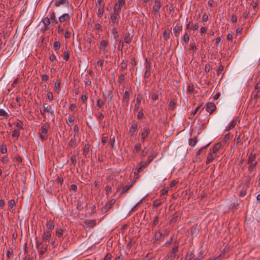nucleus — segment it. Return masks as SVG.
Here are the masks:
<instances>
[{
	"instance_id": "obj_37",
	"label": "nucleus",
	"mask_w": 260,
	"mask_h": 260,
	"mask_svg": "<svg viewBox=\"0 0 260 260\" xmlns=\"http://www.w3.org/2000/svg\"><path fill=\"white\" fill-rule=\"evenodd\" d=\"M230 133H228V134H226L224 137V138L223 139V140L222 141H221V142L224 145H225L227 144V141L230 139Z\"/></svg>"
},
{
	"instance_id": "obj_12",
	"label": "nucleus",
	"mask_w": 260,
	"mask_h": 260,
	"mask_svg": "<svg viewBox=\"0 0 260 260\" xmlns=\"http://www.w3.org/2000/svg\"><path fill=\"white\" fill-rule=\"evenodd\" d=\"M51 237V233L49 231H45L42 235V241L43 242H49Z\"/></svg>"
},
{
	"instance_id": "obj_25",
	"label": "nucleus",
	"mask_w": 260,
	"mask_h": 260,
	"mask_svg": "<svg viewBox=\"0 0 260 260\" xmlns=\"http://www.w3.org/2000/svg\"><path fill=\"white\" fill-rule=\"evenodd\" d=\"M90 145L86 144L83 149V155L86 157L87 155L89 152Z\"/></svg>"
},
{
	"instance_id": "obj_38",
	"label": "nucleus",
	"mask_w": 260,
	"mask_h": 260,
	"mask_svg": "<svg viewBox=\"0 0 260 260\" xmlns=\"http://www.w3.org/2000/svg\"><path fill=\"white\" fill-rule=\"evenodd\" d=\"M115 137L111 135L110 137L109 143L112 148H115Z\"/></svg>"
},
{
	"instance_id": "obj_19",
	"label": "nucleus",
	"mask_w": 260,
	"mask_h": 260,
	"mask_svg": "<svg viewBox=\"0 0 260 260\" xmlns=\"http://www.w3.org/2000/svg\"><path fill=\"white\" fill-rule=\"evenodd\" d=\"M142 148L141 144L140 142L137 143L135 146L133 150H132V153L136 154L138 152L140 151Z\"/></svg>"
},
{
	"instance_id": "obj_18",
	"label": "nucleus",
	"mask_w": 260,
	"mask_h": 260,
	"mask_svg": "<svg viewBox=\"0 0 260 260\" xmlns=\"http://www.w3.org/2000/svg\"><path fill=\"white\" fill-rule=\"evenodd\" d=\"M210 152L208 154V156L206 159V163L207 164H210L214 158H215L216 157V155L215 154V153H212V152L211 151V150H210Z\"/></svg>"
},
{
	"instance_id": "obj_3",
	"label": "nucleus",
	"mask_w": 260,
	"mask_h": 260,
	"mask_svg": "<svg viewBox=\"0 0 260 260\" xmlns=\"http://www.w3.org/2000/svg\"><path fill=\"white\" fill-rule=\"evenodd\" d=\"M115 203V200L114 199H112L109 202L107 203L104 207H103L102 209V212L103 213H107L110 209L112 208Z\"/></svg>"
},
{
	"instance_id": "obj_45",
	"label": "nucleus",
	"mask_w": 260,
	"mask_h": 260,
	"mask_svg": "<svg viewBox=\"0 0 260 260\" xmlns=\"http://www.w3.org/2000/svg\"><path fill=\"white\" fill-rule=\"evenodd\" d=\"M197 142H198V140H197V138L194 137L192 139H190L189 140V145L193 147L196 145Z\"/></svg>"
},
{
	"instance_id": "obj_26",
	"label": "nucleus",
	"mask_w": 260,
	"mask_h": 260,
	"mask_svg": "<svg viewBox=\"0 0 260 260\" xmlns=\"http://www.w3.org/2000/svg\"><path fill=\"white\" fill-rule=\"evenodd\" d=\"M111 32L112 35L113 36L114 39H116L118 38L119 34L117 32V28L116 26L113 27L111 29Z\"/></svg>"
},
{
	"instance_id": "obj_21",
	"label": "nucleus",
	"mask_w": 260,
	"mask_h": 260,
	"mask_svg": "<svg viewBox=\"0 0 260 260\" xmlns=\"http://www.w3.org/2000/svg\"><path fill=\"white\" fill-rule=\"evenodd\" d=\"M222 145H224L221 142L215 144L211 150L212 153H215Z\"/></svg>"
},
{
	"instance_id": "obj_44",
	"label": "nucleus",
	"mask_w": 260,
	"mask_h": 260,
	"mask_svg": "<svg viewBox=\"0 0 260 260\" xmlns=\"http://www.w3.org/2000/svg\"><path fill=\"white\" fill-rule=\"evenodd\" d=\"M178 246H179V243L178 242H175L174 244V246L172 249V251L176 254V253L178 250Z\"/></svg>"
},
{
	"instance_id": "obj_53",
	"label": "nucleus",
	"mask_w": 260,
	"mask_h": 260,
	"mask_svg": "<svg viewBox=\"0 0 260 260\" xmlns=\"http://www.w3.org/2000/svg\"><path fill=\"white\" fill-rule=\"evenodd\" d=\"M104 12V6L102 8H99L97 13V15L99 17H101Z\"/></svg>"
},
{
	"instance_id": "obj_47",
	"label": "nucleus",
	"mask_w": 260,
	"mask_h": 260,
	"mask_svg": "<svg viewBox=\"0 0 260 260\" xmlns=\"http://www.w3.org/2000/svg\"><path fill=\"white\" fill-rule=\"evenodd\" d=\"M74 121V119L73 116H70L68 119L66 120V122L68 125L69 126H71L73 124Z\"/></svg>"
},
{
	"instance_id": "obj_28",
	"label": "nucleus",
	"mask_w": 260,
	"mask_h": 260,
	"mask_svg": "<svg viewBox=\"0 0 260 260\" xmlns=\"http://www.w3.org/2000/svg\"><path fill=\"white\" fill-rule=\"evenodd\" d=\"M236 124V121L235 120H233L229 123L228 126H227L225 128V131H230L232 129H233Z\"/></svg>"
},
{
	"instance_id": "obj_39",
	"label": "nucleus",
	"mask_w": 260,
	"mask_h": 260,
	"mask_svg": "<svg viewBox=\"0 0 260 260\" xmlns=\"http://www.w3.org/2000/svg\"><path fill=\"white\" fill-rule=\"evenodd\" d=\"M43 22L45 26V28L47 29V27L50 24V18L48 17H45V18L43 19Z\"/></svg>"
},
{
	"instance_id": "obj_50",
	"label": "nucleus",
	"mask_w": 260,
	"mask_h": 260,
	"mask_svg": "<svg viewBox=\"0 0 260 260\" xmlns=\"http://www.w3.org/2000/svg\"><path fill=\"white\" fill-rule=\"evenodd\" d=\"M60 43L59 41H56L54 43L53 47L55 51H58L60 48Z\"/></svg>"
},
{
	"instance_id": "obj_7",
	"label": "nucleus",
	"mask_w": 260,
	"mask_h": 260,
	"mask_svg": "<svg viewBox=\"0 0 260 260\" xmlns=\"http://www.w3.org/2000/svg\"><path fill=\"white\" fill-rule=\"evenodd\" d=\"M109 44V42L107 40H103L101 41L100 49L104 53L108 52L107 47Z\"/></svg>"
},
{
	"instance_id": "obj_40",
	"label": "nucleus",
	"mask_w": 260,
	"mask_h": 260,
	"mask_svg": "<svg viewBox=\"0 0 260 260\" xmlns=\"http://www.w3.org/2000/svg\"><path fill=\"white\" fill-rule=\"evenodd\" d=\"M189 40V36L188 34L185 33L184 35L183 39H182V44H184V43L188 44Z\"/></svg>"
},
{
	"instance_id": "obj_62",
	"label": "nucleus",
	"mask_w": 260,
	"mask_h": 260,
	"mask_svg": "<svg viewBox=\"0 0 260 260\" xmlns=\"http://www.w3.org/2000/svg\"><path fill=\"white\" fill-rule=\"evenodd\" d=\"M209 145V144H207L206 146H204L202 148H201L197 152V156H198L205 149H206L208 146Z\"/></svg>"
},
{
	"instance_id": "obj_46",
	"label": "nucleus",
	"mask_w": 260,
	"mask_h": 260,
	"mask_svg": "<svg viewBox=\"0 0 260 260\" xmlns=\"http://www.w3.org/2000/svg\"><path fill=\"white\" fill-rule=\"evenodd\" d=\"M252 95L253 98L255 99L260 98V90L253 91Z\"/></svg>"
},
{
	"instance_id": "obj_4",
	"label": "nucleus",
	"mask_w": 260,
	"mask_h": 260,
	"mask_svg": "<svg viewBox=\"0 0 260 260\" xmlns=\"http://www.w3.org/2000/svg\"><path fill=\"white\" fill-rule=\"evenodd\" d=\"M150 133V129L149 127H144L142 129V132L141 134V142L144 143L146 138L148 136Z\"/></svg>"
},
{
	"instance_id": "obj_59",
	"label": "nucleus",
	"mask_w": 260,
	"mask_h": 260,
	"mask_svg": "<svg viewBox=\"0 0 260 260\" xmlns=\"http://www.w3.org/2000/svg\"><path fill=\"white\" fill-rule=\"evenodd\" d=\"M249 164V166L248 167V171L250 172L252 171V170L257 165V162L248 163Z\"/></svg>"
},
{
	"instance_id": "obj_2",
	"label": "nucleus",
	"mask_w": 260,
	"mask_h": 260,
	"mask_svg": "<svg viewBox=\"0 0 260 260\" xmlns=\"http://www.w3.org/2000/svg\"><path fill=\"white\" fill-rule=\"evenodd\" d=\"M49 125L47 124H43L40 129V136L42 141L47 139V133L49 129Z\"/></svg>"
},
{
	"instance_id": "obj_9",
	"label": "nucleus",
	"mask_w": 260,
	"mask_h": 260,
	"mask_svg": "<svg viewBox=\"0 0 260 260\" xmlns=\"http://www.w3.org/2000/svg\"><path fill=\"white\" fill-rule=\"evenodd\" d=\"M103 96L105 100L109 99V101H111L113 98L112 91L111 90H105L103 93Z\"/></svg>"
},
{
	"instance_id": "obj_14",
	"label": "nucleus",
	"mask_w": 260,
	"mask_h": 260,
	"mask_svg": "<svg viewBox=\"0 0 260 260\" xmlns=\"http://www.w3.org/2000/svg\"><path fill=\"white\" fill-rule=\"evenodd\" d=\"M47 230L46 231H49V232L51 233L52 230H53L54 228V223L53 221L51 220V219H49L47 220L46 223Z\"/></svg>"
},
{
	"instance_id": "obj_55",
	"label": "nucleus",
	"mask_w": 260,
	"mask_h": 260,
	"mask_svg": "<svg viewBox=\"0 0 260 260\" xmlns=\"http://www.w3.org/2000/svg\"><path fill=\"white\" fill-rule=\"evenodd\" d=\"M170 34L169 31L165 30L163 32V37L165 38V40H167L169 38H170Z\"/></svg>"
},
{
	"instance_id": "obj_64",
	"label": "nucleus",
	"mask_w": 260,
	"mask_h": 260,
	"mask_svg": "<svg viewBox=\"0 0 260 260\" xmlns=\"http://www.w3.org/2000/svg\"><path fill=\"white\" fill-rule=\"evenodd\" d=\"M158 99V94L157 93L154 92L152 94L151 99L152 101H154L157 100Z\"/></svg>"
},
{
	"instance_id": "obj_22",
	"label": "nucleus",
	"mask_w": 260,
	"mask_h": 260,
	"mask_svg": "<svg viewBox=\"0 0 260 260\" xmlns=\"http://www.w3.org/2000/svg\"><path fill=\"white\" fill-rule=\"evenodd\" d=\"M199 25L198 23H196L193 24L192 22H189V23L187 25V28L193 30H197L199 28Z\"/></svg>"
},
{
	"instance_id": "obj_48",
	"label": "nucleus",
	"mask_w": 260,
	"mask_h": 260,
	"mask_svg": "<svg viewBox=\"0 0 260 260\" xmlns=\"http://www.w3.org/2000/svg\"><path fill=\"white\" fill-rule=\"evenodd\" d=\"M189 50L196 51L198 49L197 46L194 42L190 44Z\"/></svg>"
},
{
	"instance_id": "obj_6",
	"label": "nucleus",
	"mask_w": 260,
	"mask_h": 260,
	"mask_svg": "<svg viewBox=\"0 0 260 260\" xmlns=\"http://www.w3.org/2000/svg\"><path fill=\"white\" fill-rule=\"evenodd\" d=\"M145 68H146V71L144 73V78L145 79H147L150 77V74H151V71H150L151 65H150V63L147 61V59H146V62H145Z\"/></svg>"
},
{
	"instance_id": "obj_52",
	"label": "nucleus",
	"mask_w": 260,
	"mask_h": 260,
	"mask_svg": "<svg viewBox=\"0 0 260 260\" xmlns=\"http://www.w3.org/2000/svg\"><path fill=\"white\" fill-rule=\"evenodd\" d=\"M8 205L9 207L11 209L15 208L16 206L15 201L14 200H9L8 201Z\"/></svg>"
},
{
	"instance_id": "obj_13",
	"label": "nucleus",
	"mask_w": 260,
	"mask_h": 260,
	"mask_svg": "<svg viewBox=\"0 0 260 260\" xmlns=\"http://www.w3.org/2000/svg\"><path fill=\"white\" fill-rule=\"evenodd\" d=\"M161 7V5L160 1L159 0H155L154 5L153 6V11L155 13L159 12Z\"/></svg>"
},
{
	"instance_id": "obj_61",
	"label": "nucleus",
	"mask_w": 260,
	"mask_h": 260,
	"mask_svg": "<svg viewBox=\"0 0 260 260\" xmlns=\"http://www.w3.org/2000/svg\"><path fill=\"white\" fill-rule=\"evenodd\" d=\"M162 204V202L159 200H155L154 202L153 206L155 207L159 206Z\"/></svg>"
},
{
	"instance_id": "obj_15",
	"label": "nucleus",
	"mask_w": 260,
	"mask_h": 260,
	"mask_svg": "<svg viewBox=\"0 0 260 260\" xmlns=\"http://www.w3.org/2000/svg\"><path fill=\"white\" fill-rule=\"evenodd\" d=\"M43 108L44 109V111L47 113H50V114L54 116V113L52 107L50 105H49L47 104H44L43 105Z\"/></svg>"
},
{
	"instance_id": "obj_27",
	"label": "nucleus",
	"mask_w": 260,
	"mask_h": 260,
	"mask_svg": "<svg viewBox=\"0 0 260 260\" xmlns=\"http://www.w3.org/2000/svg\"><path fill=\"white\" fill-rule=\"evenodd\" d=\"M60 86L61 84L60 81L56 80V81L55 83L54 90L57 93H59V92H60Z\"/></svg>"
},
{
	"instance_id": "obj_54",
	"label": "nucleus",
	"mask_w": 260,
	"mask_h": 260,
	"mask_svg": "<svg viewBox=\"0 0 260 260\" xmlns=\"http://www.w3.org/2000/svg\"><path fill=\"white\" fill-rule=\"evenodd\" d=\"M0 152L2 153L6 154L7 152V146L6 145H2L0 147Z\"/></svg>"
},
{
	"instance_id": "obj_23",
	"label": "nucleus",
	"mask_w": 260,
	"mask_h": 260,
	"mask_svg": "<svg viewBox=\"0 0 260 260\" xmlns=\"http://www.w3.org/2000/svg\"><path fill=\"white\" fill-rule=\"evenodd\" d=\"M69 19H70L69 14L68 13H65L59 17V21L60 23H62V22L69 20Z\"/></svg>"
},
{
	"instance_id": "obj_24",
	"label": "nucleus",
	"mask_w": 260,
	"mask_h": 260,
	"mask_svg": "<svg viewBox=\"0 0 260 260\" xmlns=\"http://www.w3.org/2000/svg\"><path fill=\"white\" fill-rule=\"evenodd\" d=\"M85 224L88 228H93L95 225L96 220H86L85 221Z\"/></svg>"
},
{
	"instance_id": "obj_8",
	"label": "nucleus",
	"mask_w": 260,
	"mask_h": 260,
	"mask_svg": "<svg viewBox=\"0 0 260 260\" xmlns=\"http://www.w3.org/2000/svg\"><path fill=\"white\" fill-rule=\"evenodd\" d=\"M216 107L214 103H209L207 104L206 106V110L209 112L210 114H212L216 110Z\"/></svg>"
},
{
	"instance_id": "obj_16",
	"label": "nucleus",
	"mask_w": 260,
	"mask_h": 260,
	"mask_svg": "<svg viewBox=\"0 0 260 260\" xmlns=\"http://www.w3.org/2000/svg\"><path fill=\"white\" fill-rule=\"evenodd\" d=\"M180 218V213L179 212H175L172 216V217L170 219V223H174Z\"/></svg>"
},
{
	"instance_id": "obj_5",
	"label": "nucleus",
	"mask_w": 260,
	"mask_h": 260,
	"mask_svg": "<svg viewBox=\"0 0 260 260\" xmlns=\"http://www.w3.org/2000/svg\"><path fill=\"white\" fill-rule=\"evenodd\" d=\"M138 131V124L136 122H133L129 129V133L130 135L133 137L136 136Z\"/></svg>"
},
{
	"instance_id": "obj_51",
	"label": "nucleus",
	"mask_w": 260,
	"mask_h": 260,
	"mask_svg": "<svg viewBox=\"0 0 260 260\" xmlns=\"http://www.w3.org/2000/svg\"><path fill=\"white\" fill-rule=\"evenodd\" d=\"M255 156L254 155L252 154H250L248 157V163H252L254 162H256L255 161Z\"/></svg>"
},
{
	"instance_id": "obj_35",
	"label": "nucleus",
	"mask_w": 260,
	"mask_h": 260,
	"mask_svg": "<svg viewBox=\"0 0 260 260\" xmlns=\"http://www.w3.org/2000/svg\"><path fill=\"white\" fill-rule=\"evenodd\" d=\"M62 57L63 58V59L66 61H67L69 59V57H70V51L67 49L66 50L62 55Z\"/></svg>"
},
{
	"instance_id": "obj_1",
	"label": "nucleus",
	"mask_w": 260,
	"mask_h": 260,
	"mask_svg": "<svg viewBox=\"0 0 260 260\" xmlns=\"http://www.w3.org/2000/svg\"><path fill=\"white\" fill-rule=\"evenodd\" d=\"M134 35L135 31L133 29H126L123 32L124 42L127 44L131 43Z\"/></svg>"
},
{
	"instance_id": "obj_32",
	"label": "nucleus",
	"mask_w": 260,
	"mask_h": 260,
	"mask_svg": "<svg viewBox=\"0 0 260 260\" xmlns=\"http://www.w3.org/2000/svg\"><path fill=\"white\" fill-rule=\"evenodd\" d=\"M50 20L52 21V22L55 23L57 24L58 23L57 20L56 19L55 17V14L54 12H51L50 13Z\"/></svg>"
},
{
	"instance_id": "obj_41",
	"label": "nucleus",
	"mask_w": 260,
	"mask_h": 260,
	"mask_svg": "<svg viewBox=\"0 0 260 260\" xmlns=\"http://www.w3.org/2000/svg\"><path fill=\"white\" fill-rule=\"evenodd\" d=\"M176 107V103L174 102V100H172L170 101L169 105H168V109L169 110H174Z\"/></svg>"
},
{
	"instance_id": "obj_11",
	"label": "nucleus",
	"mask_w": 260,
	"mask_h": 260,
	"mask_svg": "<svg viewBox=\"0 0 260 260\" xmlns=\"http://www.w3.org/2000/svg\"><path fill=\"white\" fill-rule=\"evenodd\" d=\"M78 145V142L77 141V138L76 137V135L74 134L73 137L71 139L68 143V146L71 148H75Z\"/></svg>"
},
{
	"instance_id": "obj_60",
	"label": "nucleus",
	"mask_w": 260,
	"mask_h": 260,
	"mask_svg": "<svg viewBox=\"0 0 260 260\" xmlns=\"http://www.w3.org/2000/svg\"><path fill=\"white\" fill-rule=\"evenodd\" d=\"M105 104V102L102 101L100 99L97 100V106L99 108H102Z\"/></svg>"
},
{
	"instance_id": "obj_30",
	"label": "nucleus",
	"mask_w": 260,
	"mask_h": 260,
	"mask_svg": "<svg viewBox=\"0 0 260 260\" xmlns=\"http://www.w3.org/2000/svg\"><path fill=\"white\" fill-rule=\"evenodd\" d=\"M121 7L119 6V5L114 4V6H113V12L117 14H119L120 10H121Z\"/></svg>"
},
{
	"instance_id": "obj_42",
	"label": "nucleus",
	"mask_w": 260,
	"mask_h": 260,
	"mask_svg": "<svg viewBox=\"0 0 260 260\" xmlns=\"http://www.w3.org/2000/svg\"><path fill=\"white\" fill-rule=\"evenodd\" d=\"M130 98V94L128 91H125L124 92V94L122 96V101H129Z\"/></svg>"
},
{
	"instance_id": "obj_57",
	"label": "nucleus",
	"mask_w": 260,
	"mask_h": 260,
	"mask_svg": "<svg viewBox=\"0 0 260 260\" xmlns=\"http://www.w3.org/2000/svg\"><path fill=\"white\" fill-rule=\"evenodd\" d=\"M20 134V133L19 131L15 129L13 131V134H12V136L13 138H18Z\"/></svg>"
},
{
	"instance_id": "obj_43",
	"label": "nucleus",
	"mask_w": 260,
	"mask_h": 260,
	"mask_svg": "<svg viewBox=\"0 0 260 260\" xmlns=\"http://www.w3.org/2000/svg\"><path fill=\"white\" fill-rule=\"evenodd\" d=\"M126 75V73H121L118 77V82L120 84L122 83L125 80V75Z\"/></svg>"
},
{
	"instance_id": "obj_31",
	"label": "nucleus",
	"mask_w": 260,
	"mask_h": 260,
	"mask_svg": "<svg viewBox=\"0 0 260 260\" xmlns=\"http://www.w3.org/2000/svg\"><path fill=\"white\" fill-rule=\"evenodd\" d=\"M133 183H132L131 184L125 185L122 188V190L120 193V194H122L126 192L133 186Z\"/></svg>"
},
{
	"instance_id": "obj_56",
	"label": "nucleus",
	"mask_w": 260,
	"mask_h": 260,
	"mask_svg": "<svg viewBox=\"0 0 260 260\" xmlns=\"http://www.w3.org/2000/svg\"><path fill=\"white\" fill-rule=\"evenodd\" d=\"M71 160L72 164L74 165V166H75V165L76 164L77 162L76 155L73 154L71 157Z\"/></svg>"
},
{
	"instance_id": "obj_33",
	"label": "nucleus",
	"mask_w": 260,
	"mask_h": 260,
	"mask_svg": "<svg viewBox=\"0 0 260 260\" xmlns=\"http://www.w3.org/2000/svg\"><path fill=\"white\" fill-rule=\"evenodd\" d=\"M66 3L68 4V1L67 0H56L55 5L56 6L59 7Z\"/></svg>"
},
{
	"instance_id": "obj_49",
	"label": "nucleus",
	"mask_w": 260,
	"mask_h": 260,
	"mask_svg": "<svg viewBox=\"0 0 260 260\" xmlns=\"http://www.w3.org/2000/svg\"><path fill=\"white\" fill-rule=\"evenodd\" d=\"M123 45H124V42L121 40H119V45L118 46L117 49L119 51H121V54H122V49H123Z\"/></svg>"
},
{
	"instance_id": "obj_63",
	"label": "nucleus",
	"mask_w": 260,
	"mask_h": 260,
	"mask_svg": "<svg viewBox=\"0 0 260 260\" xmlns=\"http://www.w3.org/2000/svg\"><path fill=\"white\" fill-rule=\"evenodd\" d=\"M0 116H3L6 117H8V114L5 111V110L0 109Z\"/></svg>"
},
{
	"instance_id": "obj_17",
	"label": "nucleus",
	"mask_w": 260,
	"mask_h": 260,
	"mask_svg": "<svg viewBox=\"0 0 260 260\" xmlns=\"http://www.w3.org/2000/svg\"><path fill=\"white\" fill-rule=\"evenodd\" d=\"M119 14H117L115 13H112L111 15L110 19L112 22L113 24H118V19L117 18V16H119Z\"/></svg>"
},
{
	"instance_id": "obj_10",
	"label": "nucleus",
	"mask_w": 260,
	"mask_h": 260,
	"mask_svg": "<svg viewBox=\"0 0 260 260\" xmlns=\"http://www.w3.org/2000/svg\"><path fill=\"white\" fill-rule=\"evenodd\" d=\"M142 96L141 94H138L136 99V103L135 104L134 106V111L135 113L137 112L138 111V110L140 108L141 101H142Z\"/></svg>"
},
{
	"instance_id": "obj_29",
	"label": "nucleus",
	"mask_w": 260,
	"mask_h": 260,
	"mask_svg": "<svg viewBox=\"0 0 260 260\" xmlns=\"http://www.w3.org/2000/svg\"><path fill=\"white\" fill-rule=\"evenodd\" d=\"M48 248V245L46 244L43 245L39 250V254L43 255L47 251Z\"/></svg>"
},
{
	"instance_id": "obj_36",
	"label": "nucleus",
	"mask_w": 260,
	"mask_h": 260,
	"mask_svg": "<svg viewBox=\"0 0 260 260\" xmlns=\"http://www.w3.org/2000/svg\"><path fill=\"white\" fill-rule=\"evenodd\" d=\"M157 155V152H153L150 155H149L147 159L148 163H150Z\"/></svg>"
},
{
	"instance_id": "obj_58",
	"label": "nucleus",
	"mask_w": 260,
	"mask_h": 260,
	"mask_svg": "<svg viewBox=\"0 0 260 260\" xmlns=\"http://www.w3.org/2000/svg\"><path fill=\"white\" fill-rule=\"evenodd\" d=\"M158 219H159V216L158 215L155 216L154 218L153 223H152V226H156L158 223Z\"/></svg>"
},
{
	"instance_id": "obj_20",
	"label": "nucleus",
	"mask_w": 260,
	"mask_h": 260,
	"mask_svg": "<svg viewBox=\"0 0 260 260\" xmlns=\"http://www.w3.org/2000/svg\"><path fill=\"white\" fill-rule=\"evenodd\" d=\"M127 66V61L126 59H123L120 64V72H122L124 70H126Z\"/></svg>"
},
{
	"instance_id": "obj_34",
	"label": "nucleus",
	"mask_w": 260,
	"mask_h": 260,
	"mask_svg": "<svg viewBox=\"0 0 260 260\" xmlns=\"http://www.w3.org/2000/svg\"><path fill=\"white\" fill-rule=\"evenodd\" d=\"M95 116L99 122H101L104 118V115L102 112L96 113Z\"/></svg>"
}]
</instances>
